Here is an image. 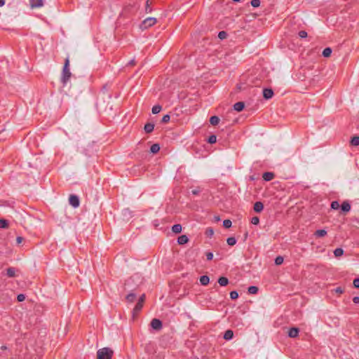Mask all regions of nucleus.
I'll return each mask as SVG.
<instances>
[{
	"label": "nucleus",
	"mask_w": 359,
	"mask_h": 359,
	"mask_svg": "<svg viewBox=\"0 0 359 359\" xmlns=\"http://www.w3.org/2000/svg\"><path fill=\"white\" fill-rule=\"evenodd\" d=\"M71 76H72V73L70 72V70H69V57H67L65 61L62 73V77H61V81L64 86L67 84V83L69 80Z\"/></svg>",
	"instance_id": "obj_1"
},
{
	"label": "nucleus",
	"mask_w": 359,
	"mask_h": 359,
	"mask_svg": "<svg viewBox=\"0 0 359 359\" xmlns=\"http://www.w3.org/2000/svg\"><path fill=\"white\" fill-rule=\"evenodd\" d=\"M113 353L114 352L111 348L104 347L97 351V359H111Z\"/></svg>",
	"instance_id": "obj_2"
},
{
	"label": "nucleus",
	"mask_w": 359,
	"mask_h": 359,
	"mask_svg": "<svg viewBox=\"0 0 359 359\" xmlns=\"http://www.w3.org/2000/svg\"><path fill=\"white\" fill-rule=\"evenodd\" d=\"M156 23V19L155 18H147L140 25L142 29H147Z\"/></svg>",
	"instance_id": "obj_3"
},
{
	"label": "nucleus",
	"mask_w": 359,
	"mask_h": 359,
	"mask_svg": "<svg viewBox=\"0 0 359 359\" xmlns=\"http://www.w3.org/2000/svg\"><path fill=\"white\" fill-rule=\"evenodd\" d=\"M69 202V204L74 208H78L79 206V198L76 195H70Z\"/></svg>",
	"instance_id": "obj_4"
},
{
	"label": "nucleus",
	"mask_w": 359,
	"mask_h": 359,
	"mask_svg": "<svg viewBox=\"0 0 359 359\" xmlns=\"http://www.w3.org/2000/svg\"><path fill=\"white\" fill-rule=\"evenodd\" d=\"M151 327L154 330H160L162 328V322L157 318H154L151 321Z\"/></svg>",
	"instance_id": "obj_5"
},
{
	"label": "nucleus",
	"mask_w": 359,
	"mask_h": 359,
	"mask_svg": "<svg viewBox=\"0 0 359 359\" xmlns=\"http://www.w3.org/2000/svg\"><path fill=\"white\" fill-rule=\"evenodd\" d=\"M29 4L32 8H40L43 6V0H30Z\"/></svg>",
	"instance_id": "obj_6"
},
{
	"label": "nucleus",
	"mask_w": 359,
	"mask_h": 359,
	"mask_svg": "<svg viewBox=\"0 0 359 359\" xmlns=\"http://www.w3.org/2000/svg\"><path fill=\"white\" fill-rule=\"evenodd\" d=\"M273 95V92L270 88H264L263 90V96L265 99L269 100L271 98Z\"/></svg>",
	"instance_id": "obj_7"
},
{
	"label": "nucleus",
	"mask_w": 359,
	"mask_h": 359,
	"mask_svg": "<svg viewBox=\"0 0 359 359\" xmlns=\"http://www.w3.org/2000/svg\"><path fill=\"white\" fill-rule=\"evenodd\" d=\"M299 330L297 327H292L288 331V336L291 338H295L298 336Z\"/></svg>",
	"instance_id": "obj_8"
},
{
	"label": "nucleus",
	"mask_w": 359,
	"mask_h": 359,
	"mask_svg": "<svg viewBox=\"0 0 359 359\" xmlns=\"http://www.w3.org/2000/svg\"><path fill=\"white\" fill-rule=\"evenodd\" d=\"M275 175L271 172H266L263 174L262 177L264 180L269 182L274 178Z\"/></svg>",
	"instance_id": "obj_9"
},
{
	"label": "nucleus",
	"mask_w": 359,
	"mask_h": 359,
	"mask_svg": "<svg viewBox=\"0 0 359 359\" xmlns=\"http://www.w3.org/2000/svg\"><path fill=\"white\" fill-rule=\"evenodd\" d=\"M189 241V238L186 235H181L177 238V243L179 245H184L187 243Z\"/></svg>",
	"instance_id": "obj_10"
},
{
	"label": "nucleus",
	"mask_w": 359,
	"mask_h": 359,
	"mask_svg": "<svg viewBox=\"0 0 359 359\" xmlns=\"http://www.w3.org/2000/svg\"><path fill=\"white\" fill-rule=\"evenodd\" d=\"M245 107V104L243 102H238L234 104L233 109L237 111H241Z\"/></svg>",
	"instance_id": "obj_11"
},
{
	"label": "nucleus",
	"mask_w": 359,
	"mask_h": 359,
	"mask_svg": "<svg viewBox=\"0 0 359 359\" xmlns=\"http://www.w3.org/2000/svg\"><path fill=\"white\" fill-rule=\"evenodd\" d=\"M264 205L262 202L257 201L254 204V210L257 212H260L263 210Z\"/></svg>",
	"instance_id": "obj_12"
},
{
	"label": "nucleus",
	"mask_w": 359,
	"mask_h": 359,
	"mask_svg": "<svg viewBox=\"0 0 359 359\" xmlns=\"http://www.w3.org/2000/svg\"><path fill=\"white\" fill-rule=\"evenodd\" d=\"M17 270L13 267H9L6 269V275L10 278H13L16 276Z\"/></svg>",
	"instance_id": "obj_13"
},
{
	"label": "nucleus",
	"mask_w": 359,
	"mask_h": 359,
	"mask_svg": "<svg viewBox=\"0 0 359 359\" xmlns=\"http://www.w3.org/2000/svg\"><path fill=\"white\" fill-rule=\"evenodd\" d=\"M326 235H327V231H325V229H318V230L316 231L314 233V236L316 238H322V237L325 236Z\"/></svg>",
	"instance_id": "obj_14"
},
{
	"label": "nucleus",
	"mask_w": 359,
	"mask_h": 359,
	"mask_svg": "<svg viewBox=\"0 0 359 359\" xmlns=\"http://www.w3.org/2000/svg\"><path fill=\"white\" fill-rule=\"evenodd\" d=\"M144 131L146 133H151L154 129V124L151 123H147L144 125Z\"/></svg>",
	"instance_id": "obj_15"
},
{
	"label": "nucleus",
	"mask_w": 359,
	"mask_h": 359,
	"mask_svg": "<svg viewBox=\"0 0 359 359\" xmlns=\"http://www.w3.org/2000/svg\"><path fill=\"white\" fill-rule=\"evenodd\" d=\"M136 299V294L134 292L129 293L126 297V299L129 303H133Z\"/></svg>",
	"instance_id": "obj_16"
},
{
	"label": "nucleus",
	"mask_w": 359,
	"mask_h": 359,
	"mask_svg": "<svg viewBox=\"0 0 359 359\" xmlns=\"http://www.w3.org/2000/svg\"><path fill=\"white\" fill-rule=\"evenodd\" d=\"M210 282V278L208 276H202L200 278V283L202 285H207Z\"/></svg>",
	"instance_id": "obj_17"
},
{
	"label": "nucleus",
	"mask_w": 359,
	"mask_h": 359,
	"mask_svg": "<svg viewBox=\"0 0 359 359\" xmlns=\"http://www.w3.org/2000/svg\"><path fill=\"white\" fill-rule=\"evenodd\" d=\"M233 332L232 330H226L225 332H224V338L226 339V340H230L233 338Z\"/></svg>",
	"instance_id": "obj_18"
},
{
	"label": "nucleus",
	"mask_w": 359,
	"mask_h": 359,
	"mask_svg": "<svg viewBox=\"0 0 359 359\" xmlns=\"http://www.w3.org/2000/svg\"><path fill=\"white\" fill-rule=\"evenodd\" d=\"M341 208L344 212H348L351 210V205L348 202L344 201L342 203Z\"/></svg>",
	"instance_id": "obj_19"
},
{
	"label": "nucleus",
	"mask_w": 359,
	"mask_h": 359,
	"mask_svg": "<svg viewBox=\"0 0 359 359\" xmlns=\"http://www.w3.org/2000/svg\"><path fill=\"white\" fill-rule=\"evenodd\" d=\"M218 283L221 285V286H226L228 285L229 283V280L226 277H220L219 279H218Z\"/></svg>",
	"instance_id": "obj_20"
},
{
	"label": "nucleus",
	"mask_w": 359,
	"mask_h": 359,
	"mask_svg": "<svg viewBox=\"0 0 359 359\" xmlns=\"http://www.w3.org/2000/svg\"><path fill=\"white\" fill-rule=\"evenodd\" d=\"M219 118L217 116H212L210 117V123L212 125V126H216L219 123Z\"/></svg>",
	"instance_id": "obj_21"
},
{
	"label": "nucleus",
	"mask_w": 359,
	"mask_h": 359,
	"mask_svg": "<svg viewBox=\"0 0 359 359\" xmlns=\"http://www.w3.org/2000/svg\"><path fill=\"white\" fill-rule=\"evenodd\" d=\"M172 231L175 233H180L182 231V226L179 224H174Z\"/></svg>",
	"instance_id": "obj_22"
},
{
	"label": "nucleus",
	"mask_w": 359,
	"mask_h": 359,
	"mask_svg": "<svg viewBox=\"0 0 359 359\" xmlns=\"http://www.w3.org/2000/svg\"><path fill=\"white\" fill-rule=\"evenodd\" d=\"M332 49L329 47L327 48H325L323 50V53L322 55H323V57H328L330 56L331 53H332Z\"/></svg>",
	"instance_id": "obj_23"
},
{
	"label": "nucleus",
	"mask_w": 359,
	"mask_h": 359,
	"mask_svg": "<svg viewBox=\"0 0 359 359\" xmlns=\"http://www.w3.org/2000/svg\"><path fill=\"white\" fill-rule=\"evenodd\" d=\"M160 150V146L158 144H154L151 146L150 151L153 154L158 152Z\"/></svg>",
	"instance_id": "obj_24"
},
{
	"label": "nucleus",
	"mask_w": 359,
	"mask_h": 359,
	"mask_svg": "<svg viewBox=\"0 0 359 359\" xmlns=\"http://www.w3.org/2000/svg\"><path fill=\"white\" fill-rule=\"evenodd\" d=\"M162 109V107L159 104H157V105H154L153 107H152V113L154 114H158Z\"/></svg>",
	"instance_id": "obj_25"
},
{
	"label": "nucleus",
	"mask_w": 359,
	"mask_h": 359,
	"mask_svg": "<svg viewBox=\"0 0 359 359\" xmlns=\"http://www.w3.org/2000/svg\"><path fill=\"white\" fill-rule=\"evenodd\" d=\"M249 294H255L258 292V287L256 286H250L248 289Z\"/></svg>",
	"instance_id": "obj_26"
},
{
	"label": "nucleus",
	"mask_w": 359,
	"mask_h": 359,
	"mask_svg": "<svg viewBox=\"0 0 359 359\" xmlns=\"http://www.w3.org/2000/svg\"><path fill=\"white\" fill-rule=\"evenodd\" d=\"M8 226V222L6 219H0V229H6Z\"/></svg>",
	"instance_id": "obj_27"
},
{
	"label": "nucleus",
	"mask_w": 359,
	"mask_h": 359,
	"mask_svg": "<svg viewBox=\"0 0 359 359\" xmlns=\"http://www.w3.org/2000/svg\"><path fill=\"white\" fill-rule=\"evenodd\" d=\"M343 253H344V250L342 248H336L334 250V255L337 257L341 256L343 255Z\"/></svg>",
	"instance_id": "obj_28"
},
{
	"label": "nucleus",
	"mask_w": 359,
	"mask_h": 359,
	"mask_svg": "<svg viewBox=\"0 0 359 359\" xmlns=\"http://www.w3.org/2000/svg\"><path fill=\"white\" fill-rule=\"evenodd\" d=\"M351 144L353 146H358L359 145V137L355 136V137H352V139L351 140Z\"/></svg>",
	"instance_id": "obj_29"
},
{
	"label": "nucleus",
	"mask_w": 359,
	"mask_h": 359,
	"mask_svg": "<svg viewBox=\"0 0 359 359\" xmlns=\"http://www.w3.org/2000/svg\"><path fill=\"white\" fill-rule=\"evenodd\" d=\"M226 242L229 245H234L236 243V239L234 237H229L227 238Z\"/></svg>",
	"instance_id": "obj_30"
},
{
	"label": "nucleus",
	"mask_w": 359,
	"mask_h": 359,
	"mask_svg": "<svg viewBox=\"0 0 359 359\" xmlns=\"http://www.w3.org/2000/svg\"><path fill=\"white\" fill-rule=\"evenodd\" d=\"M232 225V222L230 219H224L223 221V226L226 229L230 228Z\"/></svg>",
	"instance_id": "obj_31"
},
{
	"label": "nucleus",
	"mask_w": 359,
	"mask_h": 359,
	"mask_svg": "<svg viewBox=\"0 0 359 359\" xmlns=\"http://www.w3.org/2000/svg\"><path fill=\"white\" fill-rule=\"evenodd\" d=\"M217 142V136L215 135H212L209 136L208 142L210 144H214Z\"/></svg>",
	"instance_id": "obj_32"
},
{
	"label": "nucleus",
	"mask_w": 359,
	"mask_h": 359,
	"mask_svg": "<svg viewBox=\"0 0 359 359\" xmlns=\"http://www.w3.org/2000/svg\"><path fill=\"white\" fill-rule=\"evenodd\" d=\"M283 261H284V259L282 256H278L275 259V264L276 265H280L283 264Z\"/></svg>",
	"instance_id": "obj_33"
},
{
	"label": "nucleus",
	"mask_w": 359,
	"mask_h": 359,
	"mask_svg": "<svg viewBox=\"0 0 359 359\" xmlns=\"http://www.w3.org/2000/svg\"><path fill=\"white\" fill-rule=\"evenodd\" d=\"M142 306H143L142 303L138 302L134 308V311L139 312L142 309Z\"/></svg>",
	"instance_id": "obj_34"
},
{
	"label": "nucleus",
	"mask_w": 359,
	"mask_h": 359,
	"mask_svg": "<svg viewBox=\"0 0 359 359\" xmlns=\"http://www.w3.org/2000/svg\"><path fill=\"white\" fill-rule=\"evenodd\" d=\"M227 36V33L224 31H221L219 32L218 34V37L220 39H226Z\"/></svg>",
	"instance_id": "obj_35"
},
{
	"label": "nucleus",
	"mask_w": 359,
	"mask_h": 359,
	"mask_svg": "<svg viewBox=\"0 0 359 359\" xmlns=\"http://www.w3.org/2000/svg\"><path fill=\"white\" fill-rule=\"evenodd\" d=\"M250 4L255 8L259 7L260 6V0H252Z\"/></svg>",
	"instance_id": "obj_36"
},
{
	"label": "nucleus",
	"mask_w": 359,
	"mask_h": 359,
	"mask_svg": "<svg viewBox=\"0 0 359 359\" xmlns=\"http://www.w3.org/2000/svg\"><path fill=\"white\" fill-rule=\"evenodd\" d=\"M170 119V116L169 114H165L163 116L162 119H161V122L163 123H168Z\"/></svg>",
	"instance_id": "obj_37"
},
{
	"label": "nucleus",
	"mask_w": 359,
	"mask_h": 359,
	"mask_svg": "<svg viewBox=\"0 0 359 359\" xmlns=\"http://www.w3.org/2000/svg\"><path fill=\"white\" fill-rule=\"evenodd\" d=\"M230 297L231 299H236L238 297V293L236 291H231L230 292Z\"/></svg>",
	"instance_id": "obj_38"
},
{
	"label": "nucleus",
	"mask_w": 359,
	"mask_h": 359,
	"mask_svg": "<svg viewBox=\"0 0 359 359\" xmlns=\"http://www.w3.org/2000/svg\"><path fill=\"white\" fill-rule=\"evenodd\" d=\"M331 208L334 210H337L339 208V203L337 201H332Z\"/></svg>",
	"instance_id": "obj_39"
},
{
	"label": "nucleus",
	"mask_w": 359,
	"mask_h": 359,
	"mask_svg": "<svg viewBox=\"0 0 359 359\" xmlns=\"http://www.w3.org/2000/svg\"><path fill=\"white\" fill-rule=\"evenodd\" d=\"M259 222V219L258 217H253L252 219H251V223L252 224H255V225H257Z\"/></svg>",
	"instance_id": "obj_40"
},
{
	"label": "nucleus",
	"mask_w": 359,
	"mask_h": 359,
	"mask_svg": "<svg viewBox=\"0 0 359 359\" xmlns=\"http://www.w3.org/2000/svg\"><path fill=\"white\" fill-rule=\"evenodd\" d=\"M25 299V294H19L17 296V300H18L19 302H23Z\"/></svg>",
	"instance_id": "obj_41"
},
{
	"label": "nucleus",
	"mask_w": 359,
	"mask_h": 359,
	"mask_svg": "<svg viewBox=\"0 0 359 359\" xmlns=\"http://www.w3.org/2000/svg\"><path fill=\"white\" fill-rule=\"evenodd\" d=\"M299 36L300 38H306L307 36V32L306 31L302 30L299 32Z\"/></svg>",
	"instance_id": "obj_42"
},
{
	"label": "nucleus",
	"mask_w": 359,
	"mask_h": 359,
	"mask_svg": "<svg viewBox=\"0 0 359 359\" xmlns=\"http://www.w3.org/2000/svg\"><path fill=\"white\" fill-rule=\"evenodd\" d=\"M201 190L200 187H196L191 190V193L194 195H198L201 192Z\"/></svg>",
	"instance_id": "obj_43"
},
{
	"label": "nucleus",
	"mask_w": 359,
	"mask_h": 359,
	"mask_svg": "<svg viewBox=\"0 0 359 359\" xmlns=\"http://www.w3.org/2000/svg\"><path fill=\"white\" fill-rule=\"evenodd\" d=\"M205 255L208 260H212L213 258V253L211 252H206Z\"/></svg>",
	"instance_id": "obj_44"
},
{
	"label": "nucleus",
	"mask_w": 359,
	"mask_h": 359,
	"mask_svg": "<svg viewBox=\"0 0 359 359\" xmlns=\"http://www.w3.org/2000/svg\"><path fill=\"white\" fill-rule=\"evenodd\" d=\"M353 286L355 287V288H359V278H355L353 280Z\"/></svg>",
	"instance_id": "obj_45"
},
{
	"label": "nucleus",
	"mask_w": 359,
	"mask_h": 359,
	"mask_svg": "<svg viewBox=\"0 0 359 359\" xmlns=\"http://www.w3.org/2000/svg\"><path fill=\"white\" fill-rule=\"evenodd\" d=\"M206 234L208 236H212L213 234H214V231L211 228H209L206 230Z\"/></svg>",
	"instance_id": "obj_46"
},
{
	"label": "nucleus",
	"mask_w": 359,
	"mask_h": 359,
	"mask_svg": "<svg viewBox=\"0 0 359 359\" xmlns=\"http://www.w3.org/2000/svg\"><path fill=\"white\" fill-rule=\"evenodd\" d=\"M336 293L342 294L344 292V290L341 287H337L334 289Z\"/></svg>",
	"instance_id": "obj_47"
},
{
	"label": "nucleus",
	"mask_w": 359,
	"mask_h": 359,
	"mask_svg": "<svg viewBox=\"0 0 359 359\" xmlns=\"http://www.w3.org/2000/svg\"><path fill=\"white\" fill-rule=\"evenodd\" d=\"M144 299H145V295H144V294H142V295L140 297V299H139V301H138V302H141V303H142V304H143V302H144Z\"/></svg>",
	"instance_id": "obj_48"
},
{
	"label": "nucleus",
	"mask_w": 359,
	"mask_h": 359,
	"mask_svg": "<svg viewBox=\"0 0 359 359\" xmlns=\"http://www.w3.org/2000/svg\"><path fill=\"white\" fill-rule=\"evenodd\" d=\"M353 302L355 303V304H358L359 303V297H354L353 298Z\"/></svg>",
	"instance_id": "obj_49"
},
{
	"label": "nucleus",
	"mask_w": 359,
	"mask_h": 359,
	"mask_svg": "<svg viewBox=\"0 0 359 359\" xmlns=\"http://www.w3.org/2000/svg\"><path fill=\"white\" fill-rule=\"evenodd\" d=\"M133 280V278H130L128 280H126V284H125V286H126V290L127 289V286L130 284V283Z\"/></svg>",
	"instance_id": "obj_50"
},
{
	"label": "nucleus",
	"mask_w": 359,
	"mask_h": 359,
	"mask_svg": "<svg viewBox=\"0 0 359 359\" xmlns=\"http://www.w3.org/2000/svg\"><path fill=\"white\" fill-rule=\"evenodd\" d=\"M17 243L19 244L22 241V238L20 236L17 237L16 238Z\"/></svg>",
	"instance_id": "obj_51"
},
{
	"label": "nucleus",
	"mask_w": 359,
	"mask_h": 359,
	"mask_svg": "<svg viewBox=\"0 0 359 359\" xmlns=\"http://www.w3.org/2000/svg\"><path fill=\"white\" fill-rule=\"evenodd\" d=\"M151 11V8H149V4H148V1H147V6H146V11L147 12H150Z\"/></svg>",
	"instance_id": "obj_52"
},
{
	"label": "nucleus",
	"mask_w": 359,
	"mask_h": 359,
	"mask_svg": "<svg viewBox=\"0 0 359 359\" xmlns=\"http://www.w3.org/2000/svg\"><path fill=\"white\" fill-rule=\"evenodd\" d=\"M6 4L5 0H0V6H4Z\"/></svg>",
	"instance_id": "obj_53"
},
{
	"label": "nucleus",
	"mask_w": 359,
	"mask_h": 359,
	"mask_svg": "<svg viewBox=\"0 0 359 359\" xmlns=\"http://www.w3.org/2000/svg\"><path fill=\"white\" fill-rule=\"evenodd\" d=\"M234 2H239L241 0H232Z\"/></svg>",
	"instance_id": "obj_54"
},
{
	"label": "nucleus",
	"mask_w": 359,
	"mask_h": 359,
	"mask_svg": "<svg viewBox=\"0 0 359 359\" xmlns=\"http://www.w3.org/2000/svg\"><path fill=\"white\" fill-rule=\"evenodd\" d=\"M103 90H107V87H106V86H103Z\"/></svg>",
	"instance_id": "obj_55"
},
{
	"label": "nucleus",
	"mask_w": 359,
	"mask_h": 359,
	"mask_svg": "<svg viewBox=\"0 0 359 359\" xmlns=\"http://www.w3.org/2000/svg\"><path fill=\"white\" fill-rule=\"evenodd\" d=\"M133 62H134V61H133V60H131L129 63H130V65H132V64H133Z\"/></svg>",
	"instance_id": "obj_56"
},
{
	"label": "nucleus",
	"mask_w": 359,
	"mask_h": 359,
	"mask_svg": "<svg viewBox=\"0 0 359 359\" xmlns=\"http://www.w3.org/2000/svg\"><path fill=\"white\" fill-rule=\"evenodd\" d=\"M1 348H2V349H6V346H1Z\"/></svg>",
	"instance_id": "obj_57"
}]
</instances>
